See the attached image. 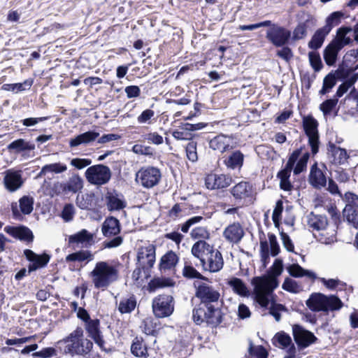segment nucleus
Wrapping results in <instances>:
<instances>
[{
	"mask_svg": "<svg viewBox=\"0 0 358 358\" xmlns=\"http://www.w3.org/2000/svg\"><path fill=\"white\" fill-rule=\"evenodd\" d=\"M196 296L200 299V304L192 311V318L196 324L206 323L212 327H217L222 322L223 313L220 301V294L208 282H196Z\"/></svg>",
	"mask_w": 358,
	"mask_h": 358,
	"instance_id": "nucleus-1",
	"label": "nucleus"
},
{
	"mask_svg": "<svg viewBox=\"0 0 358 358\" xmlns=\"http://www.w3.org/2000/svg\"><path fill=\"white\" fill-rule=\"evenodd\" d=\"M282 260L276 259L271 267L270 275L257 276L252 279L251 283L254 287L255 299L261 307L268 308L270 296L278 286L277 277L282 273Z\"/></svg>",
	"mask_w": 358,
	"mask_h": 358,
	"instance_id": "nucleus-2",
	"label": "nucleus"
},
{
	"mask_svg": "<svg viewBox=\"0 0 358 358\" xmlns=\"http://www.w3.org/2000/svg\"><path fill=\"white\" fill-rule=\"evenodd\" d=\"M57 344L65 354L84 355L88 354L93 347L90 340L83 337V330L77 327L68 336L58 341Z\"/></svg>",
	"mask_w": 358,
	"mask_h": 358,
	"instance_id": "nucleus-3",
	"label": "nucleus"
},
{
	"mask_svg": "<svg viewBox=\"0 0 358 358\" xmlns=\"http://www.w3.org/2000/svg\"><path fill=\"white\" fill-rule=\"evenodd\" d=\"M90 277L94 288L105 290L111 284L117 280L119 274L117 267L108 262H98Z\"/></svg>",
	"mask_w": 358,
	"mask_h": 358,
	"instance_id": "nucleus-4",
	"label": "nucleus"
},
{
	"mask_svg": "<svg viewBox=\"0 0 358 358\" xmlns=\"http://www.w3.org/2000/svg\"><path fill=\"white\" fill-rule=\"evenodd\" d=\"M162 173L160 170L155 166H148L141 167L136 173V182L145 188L150 189L156 186L160 181Z\"/></svg>",
	"mask_w": 358,
	"mask_h": 358,
	"instance_id": "nucleus-5",
	"label": "nucleus"
},
{
	"mask_svg": "<svg viewBox=\"0 0 358 358\" xmlns=\"http://www.w3.org/2000/svg\"><path fill=\"white\" fill-rule=\"evenodd\" d=\"M87 180L92 185H103L111 178V171L107 166L96 164L90 166L85 173Z\"/></svg>",
	"mask_w": 358,
	"mask_h": 358,
	"instance_id": "nucleus-6",
	"label": "nucleus"
},
{
	"mask_svg": "<svg viewBox=\"0 0 358 358\" xmlns=\"http://www.w3.org/2000/svg\"><path fill=\"white\" fill-rule=\"evenodd\" d=\"M303 127L305 134L308 138V145L310 147L313 155L319 151L320 139L318 133V122L312 116L308 115L303 118Z\"/></svg>",
	"mask_w": 358,
	"mask_h": 358,
	"instance_id": "nucleus-7",
	"label": "nucleus"
},
{
	"mask_svg": "<svg viewBox=\"0 0 358 358\" xmlns=\"http://www.w3.org/2000/svg\"><path fill=\"white\" fill-rule=\"evenodd\" d=\"M152 310L159 318L170 316L174 310V299L171 295L160 294L152 300Z\"/></svg>",
	"mask_w": 358,
	"mask_h": 358,
	"instance_id": "nucleus-8",
	"label": "nucleus"
},
{
	"mask_svg": "<svg viewBox=\"0 0 358 358\" xmlns=\"http://www.w3.org/2000/svg\"><path fill=\"white\" fill-rule=\"evenodd\" d=\"M273 343L275 347L285 350L287 355L284 358H301V355L297 352V348L290 336L287 333L280 331L275 334L273 338Z\"/></svg>",
	"mask_w": 358,
	"mask_h": 358,
	"instance_id": "nucleus-9",
	"label": "nucleus"
},
{
	"mask_svg": "<svg viewBox=\"0 0 358 358\" xmlns=\"http://www.w3.org/2000/svg\"><path fill=\"white\" fill-rule=\"evenodd\" d=\"M292 335L297 345V352L315 343L317 340L312 332L299 324L292 326Z\"/></svg>",
	"mask_w": 358,
	"mask_h": 358,
	"instance_id": "nucleus-10",
	"label": "nucleus"
},
{
	"mask_svg": "<svg viewBox=\"0 0 358 358\" xmlns=\"http://www.w3.org/2000/svg\"><path fill=\"white\" fill-rule=\"evenodd\" d=\"M290 37V31L278 24L273 25L271 29H268L266 33V39L278 48L286 45Z\"/></svg>",
	"mask_w": 358,
	"mask_h": 358,
	"instance_id": "nucleus-11",
	"label": "nucleus"
},
{
	"mask_svg": "<svg viewBox=\"0 0 358 358\" xmlns=\"http://www.w3.org/2000/svg\"><path fill=\"white\" fill-rule=\"evenodd\" d=\"M201 264L204 270L215 273L222 268L224 260L221 252L212 246L210 251L201 259Z\"/></svg>",
	"mask_w": 358,
	"mask_h": 358,
	"instance_id": "nucleus-12",
	"label": "nucleus"
},
{
	"mask_svg": "<svg viewBox=\"0 0 358 358\" xmlns=\"http://www.w3.org/2000/svg\"><path fill=\"white\" fill-rule=\"evenodd\" d=\"M99 327L100 321L98 319L91 320L85 323V329L88 336L93 339L101 350L108 352L111 349V346L104 341Z\"/></svg>",
	"mask_w": 358,
	"mask_h": 358,
	"instance_id": "nucleus-13",
	"label": "nucleus"
},
{
	"mask_svg": "<svg viewBox=\"0 0 358 358\" xmlns=\"http://www.w3.org/2000/svg\"><path fill=\"white\" fill-rule=\"evenodd\" d=\"M137 260L143 269L152 268L155 262V246L150 244L138 250Z\"/></svg>",
	"mask_w": 358,
	"mask_h": 358,
	"instance_id": "nucleus-14",
	"label": "nucleus"
},
{
	"mask_svg": "<svg viewBox=\"0 0 358 358\" xmlns=\"http://www.w3.org/2000/svg\"><path fill=\"white\" fill-rule=\"evenodd\" d=\"M209 147L223 153L234 148V140L230 136L219 134L209 141Z\"/></svg>",
	"mask_w": 358,
	"mask_h": 358,
	"instance_id": "nucleus-15",
	"label": "nucleus"
},
{
	"mask_svg": "<svg viewBox=\"0 0 358 358\" xmlns=\"http://www.w3.org/2000/svg\"><path fill=\"white\" fill-rule=\"evenodd\" d=\"M231 178L224 174L210 173L205 178V185L208 189H221L228 187Z\"/></svg>",
	"mask_w": 358,
	"mask_h": 358,
	"instance_id": "nucleus-16",
	"label": "nucleus"
},
{
	"mask_svg": "<svg viewBox=\"0 0 358 358\" xmlns=\"http://www.w3.org/2000/svg\"><path fill=\"white\" fill-rule=\"evenodd\" d=\"M105 199L107 209L110 212L122 210L127 206L124 196L115 190L108 192Z\"/></svg>",
	"mask_w": 358,
	"mask_h": 358,
	"instance_id": "nucleus-17",
	"label": "nucleus"
},
{
	"mask_svg": "<svg viewBox=\"0 0 358 358\" xmlns=\"http://www.w3.org/2000/svg\"><path fill=\"white\" fill-rule=\"evenodd\" d=\"M4 231L12 237L22 241L31 243L34 240L32 231L27 227L20 226H6Z\"/></svg>",
	"mask_w": 358,
	"mask_h": 358,
	"instance_id": "nucleus-18",
	"label": "nucleus"
},
{
	"mask_svg": "<svg viewBox=\"0 0 358 358\" xmlns=\"http://www.w3.org/2000/svg\"><path fill=\"white\" fill-rule=\"evenodd\" d=\"M26 258L31 263L29 265V273L36 271L39 268L44 267L50 261V256L47 254L38 255L32 250L26 249L24 250Z\"/></svg>",
	"mask_w": 358,
	"mask_h": 358,
	"instance_id": "nucleus-19",
	"label": "nucleus"
},
{
	"mask_svg": "<svg viewBox=\"0 0 358 358\" xmlns=\"http://www.w3.org/2000/svg\"><path fill=\"white\" fill-rule=\"evenodd\" d=\"M244 230L238 222H234L227 227L223 231V237L231 244L238 243L244 236Z\"/></svg>",
	"mask_w": 358,
	"mask_h": 358,
	"instance_id": "nucleus-20",
	"label": "nucleus"
},
{
	"mask_svg": "<svg viewBox=\"0 0 358 358\" xmlns=\"http://www.w3.org/2000/svg\"><path fill=\"white\" fill-rule=\"evenodd\" d=\"M230 192L236 201H245L252 197V186L248 182L241 181L232 187Z\"/></svg>",
	"mask_w": 358,
	"mask_h": 358,
	"instance_id": "nucleus-21",
	"label": "nucleus"
},
{
	"mask_svg": "<svg viewBox=\"0 0 358 358\" xmlns=\"http://www.w3.org/2000/svg\"><path fill=\"white\" fill-rule=\"evenodd\" d=\"M244 157L240 150H235L223 157V163L227 169L239 171L243 165Z\"/></svg>",
	"mask_w": 358,
	"mask_h": 358,
	"instance_id": "nucleus-22",
	"label": "nucleus"
},
{
	"mask_svg": "<svg viewBox=\"0 0 358 358\" xmlns=\"http://www.w3.org/2000/svg\"><path fill=\"white\" fill-rule=\"evenodd\" d=\"M3 182L6 188L13 192L22 186L23 181L19 171L8 170L6 172Z\"/></svg>",
	"mask_w": 358,
	"mask_h": 358,
	"instance_id": "nucleus-23",
	"label": "nucleus"
},
{
	"mask_svg": "<svg viewBox=\"0 0 358 358\" xmlns=\"http://www.w3.org/2000/svg\"><path fill=\"white\" fill-rule=\"evenodd\" d=\"M328 156L331 163L335 165L343 164L348 157L345 149L337 147L331 143L328 145Z\"/></svg>",
	"mask_w": 358,
	"mask_h": 358,
	"instance_id": "nucleus-24",
	"label": "nucleus"
},
{
	"mask_svg": "<svg viewBox=\"0 0 358 358\" xmlns=\"http://www.w3.org/2000/svg\"><path fill=\"white\" fill-rule=\"evenodd\" d=\"M120 229V221L113 216L106 218L101 226V231L105 237H110L119 234Z\"/></svg>",
	"mask_w": 358,
	"mask_h": 358,
	"instance_id": "nucleus-25",
	"label": "nucleus"
},
{
	"mask_svg": "<svg viewBox=\"0 0 358 358\" xmlns=\"http://www.w3.org/2000/svg\"><path fill=\"white\" fill-rule=\"evenodd\" d=\"M308 180L310 184L316 189H321L327 185L326 176L317 167L316 163L311 166Z\"/></svg>",
	"mask_w": 358,
	"mask_h": 358,
	"instance_id": "nucleus-26",
	"label": "nucleus"
},
{
	"mask_svg": "<svg viewBox=\"0 0 358 358\" xmlns=\"http://www.w3.org/2000/svg\"><path fill=\"white\" fill-rule=\"evenodd\" d=\"M307 224L312 230L317 231H324L328 224V220L325 215L309 213L307 217Z\"/></svg>",
	"mask_w": 358,
	"mask_h": 358,
	"instance_id": "nucleus-27",
	"label": "nucleus"
},
{
	"mask_svg": "<svg viewBox=\"0 0 358 358\" xmlns=\"http://www.w3.org/2000/svg\"><path fill=\"white\" fill-rule=\"evenodd\" d=\"M99 136V133L94 131H88L80 134L69 140L71 148L78 147L80 145H87L94 141Z\"/></svg>",
	"mask_w": 358,
	"mask_h": 358,
	"instance_id": "nucleus-28",
	"label": "nucleus"
},
{
	"mask_svg": "<svg viewBox=\"0 0 358 358\" xmlns=\"http://www.w3.org/2000/svg\"><path fill=\"white\" fill-rule=\"evenodd\" d=\"M337 44L336 41H331L324 50V59L328 66L335 64L338 54L339 51L342 50V45Z\"/></svg>",
	"mask_w": 358,
	"mask_h": 358,
	"instance_id": "nucleus-29",
	"label": "nucleus"
},
{
	"mask_svg": "<svg viewBox=\"0 0 358 358\" xmlns=\"http://www.w3.org/2000/svg\"><path fill=\"white\" fill-rule=\"evenodd\" d=\"M286 268L289 274L294 278L306 277L311 280L317 278V275L313 271L304 269L296 263L287 266Z\"/></svg>",
	"mask_w": 358,
	"mask_h": 358,
	"instance_id": "nucleus-30",
	"label": "nucleus"
},
{
	"mask_svg": "<svg viewBox=\"0 0 358 358\" xmlns=\"http://www.w3.org/2000/svg\"><path fill=\"white\" fill-rule=\"evenodd\" d=\"M69 243L85 244L91 245L94 243V234L87 229H82L78 233L73 234L69 238Z\"/></svg>",
	"mask_w": 358,
	"mask_h": 358,
	"instance_id": "nucleus-31",
	"label": "nucleus"
},
{
	"mask_svg": "<svg viewBox=\"0 0 358 358\" xmlns=\"http://www.w3.org/2000/svg\"><path fill=\"white\" fill-rule=\"evenodd\" d=\"M325 295L322 293H314L306 301V306L313 311H324Z\"/></svg>",
	"mask_w": 358,
	"mask_h": 358,
	"instance_id": "nucleus-32",
	"label": "nucleus"
},
{
	"mask_svg": "<svg viewBox=\"0 0 358 358\" xmlns=\"http://www.w3.org/2000/svg\"><path fill=\"white\" fill-rule=\"evenodd\" d=\"M131 352L136 357L147 358L148 348L141 338L136 337L131 345Z\"/></svg>",
	"mask_w": 358,
	"mask_h": 358,
	"instance_id": "nucleus-33",
	"label": "nucleus"
},
{
	"mask_svg": "<svg viewBox=\"0 0 358 358\" xmlns=\"http://www.w3.org/2000/svg\"><path fill=\"white\" fill-rule=\"evenodd\" d=\"M178 262V257L177 255L173 251H169L164 255L159 264L160 271H166L174 268Z\"/></svg>",
	"mask_w": 358,
	"mask_h": 358,
	"instance_id": "nucleus-34",
	"label": "nucleus"
},
{
	"mask_svg": "<svg viewBox=\"0 0 358 358\" xmlns=\"http://www.w3.org/2000/svg\"><path fill=\"white\" fill-rule=\"evenodd\" d=\"M329 34V32L327 31V29L323 27L318 29L308 42V48L313 50H317L321 48Z\"/></svg>",
	"mask_w": 358,
	"mask_h": 358,
	"instance_id": "nucleus-35",
	"label": "nucleus"
},
{
	"mask_svg": "<svg viewBox=\"0 0 358 358\" xmlns=\"http://www.w3.org/2000/svg\"><path fill=\"white\" fill-rule=\"evenodd\" d=\"M8 149L9 150H15V152L19 153L34 150L35 149V145L24 139L20 138L10 143L8 145Z\"/></svg>",
	"mask_w": 358,
	"mask_h": 358,
	"instance_id": "nucleus-36",
	"label": "nucleus"
},
{
	"mask_svg": "<svg viewBox=\"0 0 358 358\" xmlns=\"http://www.w3.org/2000/svg\"><path fill=\"white\" fill-rule=\"evenodd\" d=\"M212 246L205 241H199L193 245L192 253L201 262V259L210 251Z\"/></svg>",
	"mask_w": 358,
	"mask_h": 358,
	"instance_id": "nucleus-37",
	"label": "nucleus"
},
{
	"mask_svg": "<svg viewBox=\"0 0 358 358\" xmlns=\"http://www.w3.org/2000/svg\"><path fill=\"white\" fill-rule=\"evenodd\" d=\"M65 184L68 193L76 194L83 189V180L78 174H73Z\"/></svg>",
	"mask_w": 358,
	"mask_h": 358,
	"instance_id": "nucleus-38",
	"label": "nucleus"
},
{
	"mask_svg": "<svg viewBox=\"0 0 358 358\" xmlns=\"http://www.w3.org/2000/svg\"><path fill=\"white\" fill-rule=\"evenodd\" d=\"M67 170V166L63 163H53L43 166L38 173V176L41 177L48 173H61Z\"/></svg>",
	"mask_w": 358,
	"mask_h": 358,
	"instance_id": "nucleus-39",
	"label": "nucleus"
},
{
	"mask_svg": "<svg viewBox=\"0 0 358 358\" xmlns=\"http://www.w3.org/2000/svg\"><path fill=\"white\" fill-rule=\"evenodd\" d=\"M324 311L339 310L343 306V303L338 296L331 294L325 295Z\"/></svg>",
	"mask_w": 358,
	"mask_h": 358,
	"instance_id": "nucleus-40",
	"label": "nucleus"
},
{
	"mask_svg": "<svg viewBox=\"0 0 358 358\" xmlns=\"http://www.w3.org/2000/svg\"><path fill=\"white\" fill-rule=\"evenodd\" d=\"M343 200L345 203L343 213L354 210H358V195L355 193L348 192L343 196Z\"/></svg>",
	"mask_w": 358,
	"mask_h": 358,
	"instance_id": "nucleus-41",
	"label": "nucleus"
},
{
	"mask_svg": "<svg viewBox=\"0 0 358 358\" xmlns=\"http://www.w3.org/2000/svg\"><path fill=\"white\" fill-rule=\"evenodd\" d=\"M228 285L232 288L233 291L237 294L246 296L249 292L243 281L238 278H232L228 282Z\"/></svg>",
	"mask_w": 358,
	"mask_h": 358,
	"instance_id": "nucleus-42",
	"label": "nucleus"
},
{
	"mask_svg": "<svg viewBox=\"0 0 358 358\" xmlns=\"http://www.w3.org/2000/svg\"><path fill=\"white\" fill-rule=\"evenodd\" d=\"M93 259V255L88 250H80L67 255L65 258L66 262H82L85 260L91 261Z\"/></svg>",
	"mask_w": 358,
	"mask_h": 358,
	"instance_id": "nucleus-43",
	"label": "nucleus"
},
{
	"mask_svg": "<svg viewBox=\"0 0 358 358\" xmlns=\"http://www.w3.org/2000/svg\"><path fill=\"white\" fill-rule=\"evenodd\" d=\"M298 23L309 31L315 27L316 20L310 13L303 11L298 15Z\"/></svg>",
	"mask_w": 358,
	"mask_h": 358,
	"instance_id": "nucleus-44",
	"label": "nucleus"
},
{
	"mask_svg": "<svg viewBox=\"0 0 358 358\" xmlns=\"http://www.w3.org/2000/svg\"><path fill=\"white\" fill-rule=\"evenodd\" d=\"M344 13L341 11H335L331 13L326 19V24L323 28L327 29V31L330 32L333 27L338 25L341 19L343 17Z\"/></svg>",
	"mask_w": 358,
	"mask_h": 358,
	"instance_id": "nucleus-45",
	"label": "nucleus"
},
{
	"mask_svg": "<svg viewBox=\"0 0 358 358\" xmlns=\"http://www.w3.org/2000/svg\"><path fill=\"white\" fill-rule=\"evenodd\" d=\"M352 31L350 27H343L337 30L336 37L331 41H336L337 45H342V48L351 42L350 36H347L348 34Z\"/></svg>",
	"mask_w": 358,
	"mask_h": 358,
	"instance_id": "nucleus-46",
	"label": "nucleus"
},
{
	"mask_svg": "<svg viewBox=\"0 0 358 358\" xmlns=\"http://www.w3.org/2000/svg\"><path fill=\"white\" fill-rule=\"evenodd\" d=\"M273 293L270 296L269 303L271 306L269 307V314L271 315L275 320L276 322H279L281 320V312L287 311V308L285 306L277 303L272 299ZM269 305H268V306Z\"/></svg>",
	"mask_w": 358,
	"mask_h": 358,
	"instance_id": "nucleus-47",
	"label": "nucleus"
},
{
	"mask_svg": "<svg viewBox=\"0 0 358 358\" xmlns=\"http://www.w3.org/2000/svg\"><path fill=\"white\" fill-rule=\"evenodd\" d=\"M136 306V300L134 296L123 299L120 301L118 310L121 313H130Z\"/></svg>",
	"mask_w": 358,
	"mask_h": 358,
	"instance_id": "nucleus-48",
	"label": "nucleus"
},
{
	"mask_svg": "<svg viewBox=\"0 0 358 358\" xmlns=\"http://www.w3.org/2000/svg\"><path fill=\"white\" fill-rule=\"evenodd\" d=\"M34 199L30 196H23L19 200V204L21 212L24 215H29L34 209Z\"/></svg>",
	"mask_w": 358,
	"mask_h": 358,
	"instance_id": "nucleus-49",
	"label": "nucleus"
},
{
	"mask_svg": "<svg viewBox=\"0 0 358 358\" xmlns=\"http://www.w3.org/2000/svg\"><path fill=\"white\" fill-rule=\"evenodd\" d=\"M94 198V194H78L76 198V204L80 209H90Z\"/></svg>",
	"mask_w": 358,
	"mask_h": 358,
	"instance_id": "nucleus-50",
	"label": "nucleus"
},
{
	"mask_svg": "<svg viewBox=\"0 0 358 358\" xmlns=\"http://www.w3.org/2000/svg\"><path fill=\"white\" fill-rule=\"evenodd\" d=\"M173 285L174 282L171 279L163 278H155L149 283V286L151 289H153L166 287H172Z\"/></svg>",
	"mask_w": 358,
	"mask_h": 358,
	"instance_id": "nucleus-51",
	"label": "nucleus"
},
{
	"mask_svg": "<svg viewBox=\"0 0 358 358\" xmlns=\"http://www.w3.org/2000/svg\"><path fill=\"white\" fill-rule=\"evenodd\" d=\"M336 83V78L332 73H329L327 75L323 80L322 88L320 91L321 94H325L331 89H332Z\"/></svg>",
	"mask_w": 358,
	"mask_h": 358,
	"instance_id": "nucleus-52",
	"label": "nucleus"
},
{
	"mask_svg": "<svg viewBox=\"0 0 358 358\" xmlns=\"http://www.w3.org/2000/svg\"><path fill=\"white\" fill-rule=\"evenodd\" d=\"M249 354L257 358H267L268 352L266 349L262 345L254 346L252 343L250 342L248 348Z\"/></svg>",
	"mask_w": 358,
	"mask_h": 358,
	"instance_id": "nucleus-53",
	"label": "nucleus"
},
{
	"mask_svg": "<svg viewBox=\"0 0 358 358\" xmlns=\"http://www.w3.org/2000/svg\"><path fill=\"white\" fill-rule=\"evenodd\" d=\"M308 58L310 66L313 67L315 71H320L322 69L323 65L319 53L316 52H310L308 53Z\"/></svg>",
	"mask_w": 358,
	"mask_h": 358,
	"instance_id": "nucleus-54",
	"label": "nucleus"
},
{
	"mask_svg": "<svg viewBox=\"0 0 358 358\" xmlns=\"http://www.w3.org/2000/svg\"><path fill=\"white\" fill-rule=\"evenodd\" d=\"M320 281L329 289L333 290L336 287H343L346 284L341 282L338 279H326L324 278H319Z\"/></svg>",
	"mask_w": 358,
	"mask_h": 358,
	"instance_id": "nucleus-55",
	"label": "nucleus"
},
{
	"mask_svg": "<svg viewBox=\"0 0 358 358\" xmlns=\"http://www.w3.org/2000/svg\"><path fill=\"white\" fill-rule=\"evenodd\" d=\"M343 218L351 227L358 229V209L343 213Z\"/></svg>",
	"mask_w": 358,
	"mask_h": 358,
	"instance_id": "nucleus-56",
	"label": "nucleus"
},
{
	"mask_svg": "<svg viewBox=\"0 0 358 358\" xmlns=\"http://www.w3.org/2000/svg\"><path fill=\"white\" fill-rule=\"evenodd\" d=\"M186 155L187 159L192 162H195L198 159V155L196 151V143L194 141H190L187 143L186 148Z\"/></svg>",
	"mask_w": 358,
	"mask_h": 358,
	"instance_id": "nucleus-57",
	"label": "nucleus"
},
{
	"mask_svg": "<svg viewBox=\"0 0 358 358\" xmlns=\"http://www.w3.org/2000/svg\"><path fill=\"white\" fill-rule=\"evenodd\" d=\"M31 82L26 80L23 83L4 84L2 88L7 91L21 92L26 90L24 86H27L28 88H29L31 85Z\"/></svg>",
	"mask_w": 358,
	"mask_h": 358,
	"instance_id": "nucleus-58",
	"label": "nucleus"
},
{
	"mask_svg": "<svg viewBox=\"0 0 358 358\" xmlns=\"http://www.w3.org/2000/svg\"><path fill=\"white\" fill-rule=\"evenodd\" d=\"M309 157H310L309 152H306L303 154V155L299 159V160L297 162L296 166L294 169V173L295 175L301 173L306 169V166H307V163L309 159Z\"/></svg>",
	"mask_w": 358,
	"mask_h": 358,
	"instance_id": "nucleus-59",
	"label": "nucleus"
},
{
	"mask_svg": "<svg viewBox=\"0 0 358 358\" xmlns=\"http://www.w3.org/2000/svg\"><path fill=\"white\" fill-rule=\"evenodd\" d=\"M184 277L187 278L205 279V278L197 271L193 266L185 265L182 270Z\"/></svg>",
	"mask_w": 358,
	"mask_h": 358,
	"instance_id": "nucleus-60",
	"label": "nucleus"
},
{
	"mask_svg": "<svg viewBox=\"0 0 358 358\" xmlns=\"http://www.w3.org/2000/svg\"><path fill=\"white\" fill-rule=\"evenodd\" d=\"M191 237L193 239H206L209 238V232L206 227H199L194 228L190 233Z\"/></svg>",
	"mask_w": 358,
	"mask_h": 358,
	"instance_id": "nucleus-61",
	"label": "nucleus"
},
{
	"mask_svg": "<svg viewBox=\"0 0 358 358\" xmlns=\"http://www.w3.org/2000/svg\"><path fill=\"white\" fill-rule=\"evenodd\" d=\"M338 103V99H329L324 101L320 106L324 115L329 114Z\"/></svg>",
	"mask_w": 358,
	"mask_h": 358,
	"instance_id": "nucleus-62",
	"label": "nucleus"
},
{
	"mask_svg": "<svg viewBox=\"0 0 358 358\" xmlns=\"http://www.w3.org/2000/svg\"><path fill=\"white\" fill-rule=\"evenodd\" d=\"M282 287L283 289L292 293H297L300 289V287L298 283L295 280L289 278H287L285 280Z\"/></svg>",
	"mask_w": 358,
	"mask_h": 358,
	"instance_id": "nucleus-63",
	"label": "nucleus"
},
{
	"mask_svg": "<svg viewBox=\"0 0 358 358\" xmlns=\"http://www.w3.org/2000/svg\"><path fill=\"white\" fill-rule=\"evenodd\" d=\"M92 164V160L87 158H73L71 160L70 164L76 169L80 170Z\"/></svg>",
	"mask_w": 358,
	"mask_h": 358,
	"instance_id": "nucleus-64",
	"label": "nucleus"
}]
</instances>
